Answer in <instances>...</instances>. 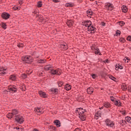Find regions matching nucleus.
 <instances>
[{"label": "nucleus", "mask_w": 131, "mask_h": 131, "mask_svg": "<svg viewBox=\"0 0 131 131\" xmlns=\"http://www.w3.org/2000/svg\"><path fill=\"white\" fill-rule=\"evenodd\" d=\"M82 25L85 29L87 30L89 33H95L96 28L92 26V21L91 20H83L82 23Z\"/></svg>", "instance_id": "nucleus-1"}, {"label": "nucleus", "mask_w": 131, "mask_h": 131, "mask_svg": "<svg viewBox=\"0 0 131 131\" xmlns=\"http://www.w3.org/2000/svg\"><path fill=\"white\" fill-rule=\"evenodd\" d=\"M84 112H85V110L82 108H79L76 110V114H77V115H79V118L81 120H82V121H84V120H85Z\"/></svg>", "instance_id": "nucleus-2"}, {"label": "nucleus", "mask_w": 131, "mask_h": 131, "mask_svg": "<svg viewBox=\"0 0 131 131\" xmlns=\"http://www.w3.org/2000/svg\"><path fill=\"white\" fill-rule=\"evenodd\" d=\"M21 60L24 62H25V63H28L29 64L33 61V58L30 56H25L21 58Z\"/></svg>", "instance_id": "nucleus-3"}, {"label": "nucleus", "mask_w": 131, "mask_h": 131, "mask_svg": "<svg viewBox=\"0 0 131 131\" xmlns=\"http://www.w3.org/2000/svg\"><path fill=\"white\" fill-rule=\"evenodd\" d=\"M105 123L108 127H112V128H115V123H114V121L110 120V119H106L105 120Z\"/></svg>", "instance_id": "nucleus-4"}, {"label": "nucleus", "mask_w": 131, "mask_h": 131, "mask_svg": "<svg viewBox=\"0 0 131 131\" xmlns=\"http://www.w3.org/2000/svg\"><path fill=\"white\" fill-rule=\"evenodd\" d=\"M61 72L62 71H61V69H57L56 70L52 69V70H51V71L50 72V73H51V74H52V75H61Z\"/></svg>", "instance_id": "nucleus-5"}, {"label": "nucleus", "mask_w": 131, "mask_h": 131, "mask_svg": "<svg viewBox=\"0 0 131 131\" xmlns=\"http://www.w3.org/2000/svg\"><path fill=\"white\" fill-rule=\"evenodd\" d=\"M15 121H16L17 123H23V122H24V118H23V116L20 115H16Z\"/></svg>", "instance_id": "nucleus-6"}, {"label": "nucleus", "mask_w": 131, "mask_h": 131, "mask_svg": "<svg viewBox=\"0 0 131 131\" xmlns=\"http://www.w3.org/2000/svg\"><path fill=\"white\" fill-rule=\"evenodd\" d=\"M17 114H18V111L16 110H13L11 113H9L7 115V117L11 119V118H13V116L17 115Z\"/></svg>", "instance_id": "nucleus-7"}, {"label": "nucleus", "mask_w": 131, "mask_h": 131, "mask_svg": "<svg viewBox=\"0 0 131 131\" xmlns=\"http://www.w3.org/2000/svg\"><path fill=\"white\" fill-rule=\"evenodd\" d=\"M104 8L107 11H112L114 8V6L111 3H106L105 4Z\"/></svg>", "instance_id": "nucleus-8"}, {"label": "nucleus", "mask_w": 131, "mask_h": 131, "mask_svg": "<svg viewBox=\"0 0 131 131\" xmlns=\"http://www.w3.org/2000/svg\"><path fill=\"white\" fill-rule=\"evenodd\" d=\"M8 90L10 93H17V89L15 85H10L8 86Z\"/></svg>", "instance_id": "nucleus-9"}, {"label": "nucleus", "mask_w": 131, "mask_h": 131, "mask_svg": "<svg viewBox=\"0 0 131 131\" xmlns=\"http://www.w3.org/2000/svg\"><path fill=\"white\" fill-rule=\"evenodd\" d=\"M1 16L3 19H4V20H8V19L10 18V14L7 12H3V13H2Z\"/></svg>", "instance_id": "nucleus-10"}, {"label": "nucleus", "mask_w": 131, "mask_h": 131, "mask_svg": "<svg viewBox=\"0 0 131 131\" xmlns=\"http://www.w3.org/2000/svg\"><path fill=\"white\" fill-rule=\"evenodd\" d=\"M43 109L41 107H38L37 108H35V112H37V114L38 115H40V114H42V113H43V111H42Z\"/></svg>", "instance_id": "nucleus-11"}, {"label": "nucleus", "mask_w": 131, "mask_h": 131, "mask_svg": "<svg viewBox=\"0 0 131 131\" xmlns=\"http://www.w3.org/2000/svg\"><path fill=\"white\" fill-rule=\"evenodd\" d=\"M50 91L54 94V95H57L59 93V89L57 88H52L50 90Z\"/></svg>", "instance_id": "nucleus-12"}, {"label": "nucleus", "mask_w": 131, "mask_h": 131, "mask_svg": "<svg viewBox=\"0 0 131 131\" xmlns=\"http://www.w3.org/2000/svg\"><path fill=\"white\" fill-rule=\"evenodd\" d=\"M44 69L47 71H49V70H50V71H52V70L53 69V66L51 64L46 65L45 66Z\"/></svg>", "instance_id": "nucleus-13"}, {"label": "nucleus", "mask_w": 131, "mask_h": 131, "mask_svg": "<svg viewBox=\"0 0 131 131\" xmlns=\"http://www.w3.org/2000/svg\"><path fill=\"white\" fill-rule=\"evenodd\" d=\"M7 68L4 67L0 68V74H7Z\"/></svg>", "instance_id": "nucleus-14"}, {"label": "nucleus", "mask_w": 131, "mask_h": 131, "mask_svg": "<svg viewBox=\"0 0 131 131\" xmlns=\"http://www.w3.org/2000/svg\"><path fill=\"white\" fill-rule=\"evenodd\" d=\"M60 48H61V49H63L64 51H66V50H68V46L66 43L61 44Z\"/></svg>", "instance_id": "nucleus-15"}, {"label": "nucleus", "mask_w": 131, "mask_h": 131, "mask_svg": "<svg viewBox=\"0 0 131 131\" xmlns=\"http://www.w3.org/2000/svg\"><path fill=\"white\" fill-rule=\"evenodd\" d=\"M39 95L41 97V98H47V94L46 92H43L42 91H39Z\"/></svg>", "instance_id": "nucleus-16"}, {"label": "nucleus", "mask_w": 131, "mask_h": 131, "mask_svg": "<svg viewBox=\"0 0 131 131\" xmlns=\"http://www.w3.org/2000/svg\"><path fill=\"white\" fill-rule=\"evenodd\" d=\"M87 93L90 95H92V94L94 93V88L92 87H89V88H88Z\"/></svg>", "instance_id": "nucleus-17"}, {"label": "nucleus", "mask_w": 131, "mask_h": 131, "mask_svg": "<svg viewBox=\"0 0 131 131\" xmlns=\"http://www.w3.org/2000/svg\"><path fill=\"white\" fill-rule=\"evenodd\" d=\"M92 49L94 53H95V55H98V54H99V48H97V47L94 46Z\"/></svg>", "instance_id": "nucleus-18"}, {"label": "nucleus", "mask_w": 131, "mask_h": 131, "mask_svg": "<svg viewBox=\"0 0 131 131\" xmlns=\"http://www.w3.org/2000/svg\"><path fill=\"white\" fill-rule=\"evenodd\" d=\"M74 23V22L72 20H68V21L67 22V24L68 26H69V27L73 26Z\"/></svg>", "instance_id": "nucleus-19"}, {"label": "nucleus", "mask_w": 131, "mask_h": 131, "mask_svg": "<svg viewBox=\"0 0 131 131\" xmlns=\"http://www.w3.org/2000/svg\"><path fill=\"white\" fill-rule=\"evenodd\" d=\"M47 62L46 59H38L36 60V62L38 63L39 64H43Z\"/></svg>", "instance_id": "nucleus-20"}, {"label": "nucleus", "mask_w": 131, "mask_h": 131, "mask_svg": "<svg viewBox=\"0 0 131 131\" xmlns=\"http://www.w3.org/2000/svg\"><path fill=\"white\" fill-rule=\"evenodd\" d=\"M9 79L10 80H12V81H15L17 79V77H16L15 75H11L9 77Z\"/></svg>", "instance_id": "nucleus-21"}, {"label": "nucleus", "mask_w": 131, "mask_h": 131, "mask_svg": "<svg viewBox=\"0 0 131 131\" xmlns=\"http://www.w3.org/2000/svg\"><path fill=\"white\" fill-rule=\"evenodd\" d=\"M115 67H116L115 68L116 70H118V69H123V66L119 64H116Z\"/></svg>", "instance_id": "nucleus-22"}, {"label": "nucleus", "mask_w": 131, "mask_h": 131, "mask_svg": "<svg viewBox=\"0 0 131 131\" xmlns=\"http://www.w3.org/2000/svg\"><path fill=\"white\" fill-rule=\"evenodd\" d=\"M54 123L56 126H61V123L58 120H55L54 122Z\"/></svg>", "instance_id": "nucleus-23"}, {"label": "nucleus", "mask_w": 131, "mask_h": 131, "mask_svg": "<svg viewBox=\"0 0 131 131\" xmlns=\"http://www.w3.org/2000/svg\"><path fill=\"white\" fill-rule=\"evenodd\" d=\"M64 89L66 91H70L71 90V86L69 84H67L64 86Z\"/></svg>", "instance_id": "nucleus-24"}, {"label": "nucleus", "mask_w": 131, "mask_h": 131, "mask_svg": "<svg viewBox=\"0 0 131 131\" xmlns=\"http://www.w3.org/2000/svg\"><path fill=\"white\" fill-rule=\"evenodd\" d=\"M122 10L123 13H127L128 11L127 7L124 5H123L122 6Z\"/></svg>", "instance_id": "nucleus-25"}, {"label": "nucleus", "mask_w": 131, "mask_h": 131, "mask_svg": "<svg viewBox=\"0 0 131 131\" xmlns=\"http://www.w3.org/2000/svg\"><path fill=\"white\" fill-rule=\"evenodd\" d=\"M86 13L88 15L87 16L91 18V16L93 15V11H92L91 9H89L86 11Z\"/></svg>", "instance_id": "nucleus-26"}, {"label": "nucleus", "mask_w": 131, "mask_h": 131, "mask_svg": "<svg viewBox=\"0 0 131 131\" xmlns=\"http://www.w3.org/2000/svg\"><path fill=\"white\" fill-rule=\"evenodd\" d=\"M104 106L105 108H110V107H111V104L109 102H105L104 103Z\"/></svg>", "instance_id": "nucleus-27"}, {"label": "nucleus", "mask_w": 131, "mask_h": 131, "mask_svg": "<svg viewBox=\"0 0 131 131\" xmlns=\"http://www.w3.org/2000/svg\"><path fill=\"white\" fill-rule=\"evenodd\" d=\"M125 120L127 121V122H129L131 123V118L130 117L127 116L125 118Z\"/></svg>", "instance_id": "nucleus-28"}, {"label": "nucleus", "mask_w": 131, "mask_h": 131, "mask_svg": "<svg viewBox=\"0 0 131 131\" xmlns=\"http://www.w3.org/2000/svg\"><path fill=\"white\" fill-rule=\"evenodd\" d=\"M57 84L59 86V88H61L63 84H64V82L63 81H59L57 82Z\"/></svg>", "instance_id": "nucleus-29"}, {"label": "nucleus", "mask_w": 131, "mask_h": 131, "mask_svg": "<svg viewBox=\"0 0 131 131\" xmlns=\"http://www.w3.org/2000/svg\"><path fill=\"white\" fill-rule=\"evenodd\" d=\"M122 90H123V91H126V90H127V85L125 84H123L122 85Z\"/></svg>", "instance_id": "nucleus-30"}, {"label": "nucleus", "mask_w": 131, "mask_h": 131, "mask_svg": "<svg viewBox=\"0 0 131 131\" xmlns=\"http://www.w3.org/2000/svg\"><path fill=\"white\" fill-rule=\"evenodd\" d=\"M37 7L38 8H41L42 7V3L41 1L38 2Z\"/></svg>", "instance_id": "nucleus-31"}, {"label": "nucleus", "mask_w": 131, "mask_h": 131, "mask_svg": "<svg viewBox=\"0 0 131 131\" xmlns=\"http://www.w3.org/2000/svg\"><path fill=\"white\" fill-rule=\"evenodd\" d=\"M1 25H2V28H3V29H7V24H6L4 23H2Z\"/></svg>", "instance_id": "nucleus-32"}, {"label": "nucleus", "mask_w": 131, "mask_h": 131, "mask_svg": "<svg viewBox=\"0 0 131 131\" xmlns=\"http://www.w3.org/2000/svg\"><path fill=\"white\" fill-rule=\"evenodd\" d=\"M94 118H95V119H96V120H97V119H99V112H97L95 114V115L94 116Z\"/></svg>", "instance_id": "nucleus-33"}, {"label": "nucleus", "mask_w": 131, "mask_h": 131, "mask_svg": "<svg viewBox=\"0 0 131 131\" xmlns=\"http://www.w3.org/2000/svg\"><path fill=\"white\" fill-rule=\"evenodd\" d=\"M21 77L23 79H25L27 78V75H26V74H23L21 75Z\"/></svg>", "instance_id": "nucleus-34"}, {"label": "nucleus", "mask_w": 131, "mask_h": 131, "mask_svg": "<svg viewBox=\"0 0 131 131\" xmlns=\"http://www.w3.org/2000/svg\"><path fill=\"white\" fill-rule=\"evenodd\" d=\"M13 11L19 10H20V7H18L14 6V7L13 8Z\"/></svg>", "instance_id": "nucleus-35"}, {"label": "nucleus", "mask_w": 131, "mask_h": 131, "mask_svg": "<svg viewBox=\"0 0 131 131\" xmlns=\"http://www.w3.org/2000/svg\"><path fill=\"white\" fill-rule=\"evenodd\" d=\"M99 23H100V25H101L102 26H105V23H104V21H99Z\"/></svg>", "instance_id": "nucleus-36"}, {"label": "nucleus", "mask_w": 131, "mask_h": 131, "mask_svg": "<svg viewBox=\"0 0 131 131\" xmlns=\"http://www.w3.org/2000/svg\"><path fill=\"white\" fill-rule=\"evenodd\" d=\"M119 40L121 42H125V39H124V38H120Z\"/></svg>", "instance_id": "nucleus-37"}, {"label": "nucleus", "mask_w": 131, "mask_h": 131, "mask_svg": "<svg viewBox=\"0 0 131 131\" xmlns=\"http://www.w3.org/2000/svg\"><path fill=\"white\" fill-rule=\"evenodd\" d=\"M119 25H120V26H123L124 23V21H120V22H119Z\"/></svg>", "instance_id": "nucleus-38"}, {"label": "nucleus", "mask_w": 131, "mask_h": 131, "mask_svg": "<svg viewBox=\"0 0 131 131\" xmlns=\"http://www.w3.org/2000/svg\"><path fill=\"white\" fill-rule=\"evenodd\" d=\"M66 7H72V4H70L69 3H67L66 4Z\"/></svg>", "instance_id": "nucleus-39"}, {"label": "nucleus", "mask_w": 131, "mask_h": 131, "mask_svg": "<svg viewBox=\"0 0 131 131\" xmlns=\"http://www.w3.org/2000/svg\"><path fill=\"white\" fill-rule=\"evenodd\" d=\"M18 4H19V5H20L21 6V5H22V4H23V0H19Z\"/></svg>", "instance_id": "nucleus-40"}, {"label": "nucleus", "mask_w": 131, "mask_h": 131, "mask_svg": "<svg viewBox=\"0 0 131 131\" xmlns=\"http://www.w3.org/2000/svg\"><path fill=\"white\" fill-rule=\"evenodd\" d=\"M127 40H128V41H131V36H128L127 37Z\"/></svg>", "instance_id": "nucleus-41"}, {"label": "nucleus", "mask_w": 131, "mask_h": 131, "mask_svg": "<svg viewBox=\"0 0 131 131\" xmlns=\"http://www.w3.org/2000/svg\"><path fill=\"white\" fill-rule=\"evenodd\" d=\"M16 131H22V128L16 127Z\"/></svg>", "instance_id": "nucleus-42"}, {"label": "nucleus", "mask_w": 131, "mask_h": 131, "mask_svg": "<svg viewBox=\"0 0 131 131\" xmlns=\"http://www.w3.org/2000/svg\"><path fill=\"white\" fill-rule=\"evenodd\" d=\"M117 35H120V31L117 30L116 32Z\"/></svg>", "instance_id": "nucleus-43"}, {"label": "nucleus", "mask_w": 131, "mask_h": 131, "mask_svg": "<svg viewBox=\"0 0 131 131\" xmlns=\"http://www.w3.org/2000/svg\"><path fill=\"white\" fill-rule=\"evenodd\" d=\"M110 78L111 79H112V80H114L115 79V77H113V76H111L110 77Z\"/></svg>", "instance_id": "nucleus-44"}, {"label": "nucleus", "mask_w": 131, "mask_h": 131, "mask_svg": "<svg viewBox=\"0 0 131 131\" xmlns=\"http://www.w3.org/2000/svg\"><path fill=\"white\" fill-rule=\"evenodd\" d=\"M114 102L115 105H116V106H117V105H118V103H117L118 100H115V101H114Z\"/></svg>", "instance_id": "nucleus-45"}, {"label": "nucleus", "mask_w": 131, "mask_h": 131, "mask_svg": "<svg viewBox=\"0 0 131 131\" xmlns=\"http://www.w3.org/2000/svg\"><path fill=\"white\" fill-rule=\"evenodd\" d=\"M118 104L117 105V106H120L121 105V103H120V101L118 100V102H117Z\"/></svg>", "instance_id": "nucleus-46"}, {"label": "nucleus", "mask_w": 131, "mask_h": 131, "mask_svg": "<svg viewBox=\"0 0 131 131\" xmlns=\"http://www.w3.org/2000/svg\"><path fill=\"white\" fill-rule=\"evenodd\" d=\"M122 123H123V124H126V121L122 120Z\"/></svg>", "instance_id": "nucleus-47"}, {"label": "nucleus", "mask_w": 131, "mask_h": 131, "mask_svg": "<svg viewBox=\"0 0 131 131\" xmlns=\"http://www.w3.org/2000/svg\"><path fill=\"white\" fill-rule=\"evenodd\" d=\"M121 114L123 115H125V111H121Z\"/></svg>", "instance_id": "nucleus-48"}, {"label": "nucleus", "mask_w": 131, "mask_h": 131, "mask_svg": "<svg viewBox=\"0 0 131 131\" xmlns=\"http://www.w3.org/2000/svg\"><path fill=\"white\" fill-rule=\"evenodd\" d=\"M111 100L112 102H114L115 101L113 97H111Z\"/></svg>", "instance_id": "nucleus-49"}, {"label": "nucleus", "mask_w": 131, "mask_h": 131, "mask_svg": "<svg viewBox=\"0 0 131 131\" xmlns=\"http://www.w3.org/2000/svg\"><path fill=\"white\" fill-rule=\"evenodd\" d=\"M96 75L95 74H93L92 75V78H93L94 79H95V78H96Z\"/></svg>", "instance_id": "nucleus-50"}, {"label": "nucleus", "mask_w": 131, "mask_h": 131, "mask_svg": "<svg viewBox=\"0 0 131 131\" xmlns=\"http://www.w3.org/2000/svg\"><path fill=\"white\" fill-rule=\"evenodd\" d=\"M103 62L104 63H109V61L108 60V59L104 60Z\"/></svg>", "instance_id": "nucleus-51"}, {"label": "nucleus", "mask_w": 131, "mask_h": 131, "mask_svg": "<svg viewBox=\"0 0 131 131\" xmlns=\"http://www.w3.org/2000/svg\"><path fill=\"white\" fill-rule=\"evenodd\" d=\"M22 46H23L22 44H18V45H17V47H18V48H21V47H22Z\"/></svg>", "instance_id": "nucleus-52"}, {"label": "nucleus", "mask_w": 131, "mask_h": 131, "mask_svg": "<svg viewBox=\"0 0 131 131\" xmlns=\"http://www.w3.org/2000/svg\"><path fill=\"white\" fill-rule=\"evenodd\" d=\"M33 14H34V15H37V12H36L35 11H34L33 12Z\"/></svg>", "instance_id": "nucleus-53"}, {"label": "nucleus", "mask_w": 131, "mask_h": 131, "mask_svg": "<svg viewBox=\"0 0 131 131\" xmlns=\"http://www.w3.org/2000/svg\"><path fill=\"white\" fill-rule=\"evenodd\" d=\"M54 3H58L59 0H53Z\"/></svg>", "instance_id": "nucleus-54"}, {"label": "nucleus", "mask_w": 131, "mask_h": 131, "mask_svg": "<svg viewBox=\"0 0 131 131\" xmlns=\"http://www.w3.org/2000/svg\"><path fill=\"white\" fill-rule=\"evenodd\" d=\"M75 131H80V129L78 128H77L75 129Z\"/></svg>", "instance_id": "nucleus-55"}, {"label": "nucleus", "mask_w": 131, "mask_h": 131, "mask_svg": "<svg viewBox=\"0 0 131 131\" xmlns=\"http://www.w3.org/2000/svg\"><path fill=\"white\" fill-rule=\"evenodd\" d=\"M33 131H38V130L36 128H34Z\"/></svg>", "instance_id": "nucleus-56"}, {"label": "nucleus", "mask_w": 131, "mask_h": 131, "mask_svg": "<svg viewBox=\"0 0 131 131\" xmlns=\"http://www.w3.org/2000/svg\"><path fill=\"white\" fill-rule=\"evenodd\" d=\"M103 108H104L103 106L101 107H100L99 109H100V110H101V109H103Z\"/></svg>", "instance_id": "nucleus-57"}, {"label": "nucleus", "mask_w": 131, "mask_h": 131, "mask_svg": "<svg viewBox=\"0 0 131 131\" xmlns=\"http://www.w3.org/2000/svg\"><path fill=\"white\" fill-rule=\"evenodd\" d=\"M91 1V2H93V1H94V0H90Z\"/></svg>", "instance_id": "nucleus-58"}, {"label": "nucleus", "mask_w": 131, "mask_h": 131, "mask_svg": "<svg viewBox=\"0 0 131 131\" xmlns=\"http://www.w3.org/2000/svg\"><path fill=\"white\" fill-rule=\"evenodd\" d=\"M99 116H100V117H102V116H100V115H99Z\"/></svg>", "instance_id": "nucleus-59"}, {"label": "nucleus", "mask_w": 131, "mask_h": 131, "mask_svg": "<svg viewBox=\"0 0 131 131\" xmlns=\"http://www.w3.org/2000/svg\"><path fill=\"white\" fill-rule=\"evenodd\" d=\"M99 55H102V54L101 53H100Z\"/></svg>", "instance_id": "nucleus-60"}, {"label": "nucleus", "mask_w": 131, "mask_h": 131, "mask_svg": "<svg viewBox=\"0 0 131 131\" xmlns=\"http://www.w3.org/2000/svg\"><path fill=\"white\" fill-rule=\"evenodd\" d=\"M127 62H128V60L127 61Z\"/></svg>", "instance_id": "nucleus-61"}]
</instances>
